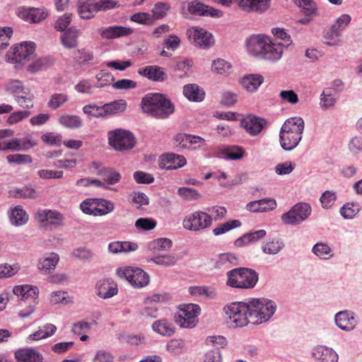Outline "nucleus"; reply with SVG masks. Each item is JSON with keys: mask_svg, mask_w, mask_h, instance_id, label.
Instances as JSON below:
<instances>
[{"mask_svg": "<svg viewBox=\"0 0 362 362\" xmlns=\"http://www.w3.org/2000/svg\"><path fill=\"white\" fill-rule=\"evenodd\" d=\"M58 262V255L52 252L40 260L38 263V268L40 270L47 272L51 269H54Z\"/></svg>", "mask_w": 362, "mask_h": 362, "instance_id": "79ce46f5", "label": "nucleus"}, {"mask_svg": "<svg viewBox=\"0 0 362 362\" xmlns=\"http://www.w3.org/2000/svg\"><path fill=\"white\" fill-rule=\"evenodd\" d=\"M170 6L168 3L158 2L152 8L153 17L156 19H160L165 16Z\"/></svg>", "mask_w": 362, "mask_h": 362, "instance_id": "4d7b16f0", "label": "nucleus"}, {"mask_svg": "<svg viewBox=\"0 0 362 362\" xmlns=\"http://www.w3.org/2000/svg\"><path fill=\"white\" fill-rule=\"evenodd\" d=\"M99 177L106 183L107 185L118 183L121 178V174L113 168H106L99 173Z\"/></svg>", "mask_w": 362, "mask_h": 362, "instance_id": "58836bf2", "label": "nucleus"}, {"mask_svg": "<svg viewBox=\"0 0 362 362\" xmlns=\"http://www.w3.org/2000/svg\"><path fill=\"white\" fill-rule=\"evenodd\" d=\"M34 98V94L28 87H25L23 91L14 97V100L18 105L25 109H30L33 107Z\"/></svg>", "mask_w": 362, "mask_h": 362, "instance_id": "473e14b6", "label": "nucleus"}, {"mask_svg": "<svg viewBox=\"0 0 362 362\" xmlns=\"http://www.w3.org/2000/svg\"><path fill=\"white\" fill-rule=\"evenodd\" d=\"M252 324L259 325L268 321L276 311L275 303L266 298L252 299L249 301Z\"/></svg>", "mask_w": 362, "mask_h": 362, "instance_id": "39448f33", "label": "nucleus"}, {"mask_svg": "<svg viewBox=\"0 0 362 362\" xmlns=\"http://www.w3.org/2000/svg\"><path fill=\"white\" fill-rule=\"evenodd\" d=\"M241 226V222L238 220H230L222 224H220L217 227L213 229V233L214 235H221L224 234L230 230L238 228Z\"/></svg>", "mask_w": 362, "mask_h": 362, "instance_id": "09e8293b", "label": "nucleus"}, {"mask_svg": "<svg viewBox=\"0 0 362 362\" xmlns=\"http://www.w3.org/2000/svg\"><path fill=\"white\" fill-rule=\"evenodd\" d=\"M336 325L342 330L351 331L357 325V320L353 313L348 310L340 311L335 315Z\"/></svg>", "mask_w": 362, "mask_h": 362, "instance_id": "412c9836", "label": "nucleus"}, {"mask_svg": "<svg viewBox=\"0 0 362 362\" xmlns=\"http://www.w3.org/2000/svg\"><path fill=\"white\" fill-rule=\"evenodd\" d=\"M109 144L116 151H125L132 148L136 144L135 138L130 132L117 129L107 134Z\"/></svg>", "mask_w": 362, "mask_h": 362, "instance_id": "1a4fd4ad", "label": "nucleus"}, {"mask_svg": "<svg viewBox=\"0 0 362 362\" xmlns=\"http://www.w3.org/2000/svg\"><path fill=\"white\" fill-rule=\"evenodd\" d=\"M104 105L101 106H98L95 104H90L86 105L83 107V112L89 116L94 117H105V112Z\"/></svg>", "mask_w": 362, "mask_h": 362, "instance_id": "8fccbe9b", "label": "nucleus"}, {"mask_svg": "<svg viewBox=\"0 0 362 362\" xmlns=\"http://www.w3.org/2000/svg\"><path fill=\"white\" fill-rule=\"evenodd\" d=\"M138 74L152 81L163 82L167 78L163 69L156 65H148L138 69Z\"/></svg>", "mask_w": 362, "mask_h": 362, "instance_id": "6ab92c4d", "label": "nucleus"}, {"mask_svg": "<svg viewBox=\"0 0 362 362\" xmlns=\"http://www.w3.org/2000/svg\"><path fill=\"white\" fill-rule=\"evenodd\" d=\"M56 331L57 327L55 325L47 323L43 327H40L35 332L30 334L27 339L30 341H38L54 335Z\"/></svg>", "mask_w": 362, "mask_h": 362, "instance_id": "72a5a7b5", "label": "nucleus"}, {"mask_svg": "<svg viewBox=\"0 0 362 362\" xmlns=\"http://www.w3.org/2000/svg\"><path fill=\"white\" fill-rule=\"evenodd\" d=\"M156 221L152 218H140L135 222V226L144 230H152L156 226Z\"/></svg>", "mask_w": 362, "mask_h": 362, "instance_id": "69168bd1", "label": "nucleus"}, {"mask_svg": "<svg viewBox=\"0 0 362 362\" xmlns=\"http://www.w3.org/2000/svg\"><path fill=\"white\" fill-rule=\"evenodd\" d=\"M190 134L180 133L174 137V144L182 149H189Z\"/></svg>", "mask_w": 362, "mask_h": 362, "instance_id": "0e129e2a", "label": "nucleus"}, {"mask_svg": "<svg viewBox=\"0 0 362 362\" xmlns=\"http://www.w3.org/2000/svg\"><path fill=\"white\" fill-rule=\"evenodd\" d=\"M228 324L233 327H243L252 323L249 302H234L223 308Z\"/></svg>", "mask_w": 362, "mask_h": 362, "instance_id": "7ed1b4c3", "label": "nucleus"}, {"mask_svg": "<svg viewBox=\"0 0 362 362\" xmlns=\"http://www.w3.org/2000/svg\"><path fill=\"white\" fill-rule=\"evenodd\" d=\"M72 14L66 13L56 21L54 28L58 31H64L71 22Z\"/></svg>", "mask_w": 362, "mask_h": 362, "instance_id": "680f3d73", "label": "nucleus"}, {"mask_svg": "<svg viewBox=\"0 0 362 362\" xmlns=\"http://www.w3.org/2000/svg\"><path fill=\"white\" fill-rule=\"evenodd\" d=\"M53 62V59L49 57L40 58L28 66V71L32 73L37 72L47 69L52 65Z\"/></svg>", "mask_w": 362, "mask_h": 362, "instance_id": "49530a36", "label": "nucleus"}, {"mask_svg": "<svg viewBox=\"0 0 362 362\" xmlns=\"http://www.w3.org/2000/svg\"><path fill=\"white\" fill-rule=\"evenodd\" d=\"M9 218L11 223L16 226L24 225L28 221V215L20 206L11 209Z\"/></svg>", "mask_w": 362, "mask_h": 362, "instance_id": "e433bc0d", "label": "nucleus"}, {"mask_svg": "<svg viewBox=\"0 0 362 362\" xmlns=\"http://www.w3.org/2000/svg\"><path fill=\"white\" fill-rule=\"evenodd\" d=\"M25 86L19 80H11L5 85V90L13 95V98L18 95Z\"/></svg>", "mask_w": 362, "mask_h": 362, "instance_id": "5fc2aeb1", "label": "nucleus"}, {"mask_svg": "<svg viewBox=\"0 0 362 362\" xmlns=\"http://www.w3.org/2000/svg\"><path fill=\"white\" fill-rule=\"evenodd\" d=\"M80 35L79 30L76 28H70L61 36V42L64 47L67 49L74 48L77 46V39Z\"/></svg>", "mask_w": 362, "mask_h": 362, "instance_id": "c756f323", "label": "nucleus"}, {"mask_svg": "<svg viewBox=\"0 0 362 362\" xmlns=\"http://www.w3.org/2000/svg\"><path fill=\"white\" fill-rule=\"evenodd\" d=\"M184 95L192 101H202L204 98V92L196 84H187L183 88Z\"/></svg>", "mask_w": 362, "mask_h": 362, "instance_id": "f704fd0d", "label": "nucleus"}, {"mask_svg": "<svg viewBox=\"0 0 362 362\" xmlns=\"http://www.w3.org/2000/svg\"><path fill=\"white\" fill-rule=\"evenodd\" d=\"M34 52L33 42H24L13 47L12 51L8 52V56L13 62L23 65L34 57Z\"/></svg>", "mask_w": 362, "mask_h": 362, "instance_id": "f8f14e48", "label": "nucleus"}, {"mask_svg": "<svg viewBox=\"0 0 362 362\" xmlns=\"http://www.w3.org/2000/svg\"><path fill=\"white\" fill-rule=\"evenodd\" d=\"M311 206L306 203H298L291 210L281 216V220L286 225H296L306 220L311 214Z\"/></svg>", "mask_w": 362, "mask_h": 362, "instance_id": "9b49d317", "label": "nucleus"}, {"mask_svg": "<svg viewBox=\"0 0 362 362\" xmlns=\"http://www.w3.org/2000/svg\"><path fill=\"white\" fill-rule=\"evenodd\" d=\"M200 308L197 304H185L181 305L180 310L175 315V322L180 327L191 329L198 322Z\"/></svg>", "mask_w": 362, "mask_h": 362, "instance_id": "6e6552de", "label": "nucleus"}, {"mask_svg": "<svg viewBox=\"0 0 362 362\" xmlns=\"http://www.w3.org/2000/svg\"><path fill=\"white\" fill-rule=\"evenodd\" d=\"M270 38L264 35H255L247 40V49L253 56L262 58Z\"/></svg>", "mask_w": 362, "mask_h": 362, "instance_id": "2eb2a0df", "label": "nucleus"}, {"mask_svg": "<svg viewBox=\"0 0 362 362\" xmlns=\"http://www.w3.org/2000/svg\"><path fill=\"white\" fill-rule=\"evenodd\" d=\"M35 218L37 221L45 226L47 224L58 227L63 224L64 216L60 212L56 210H38L35 213Z\"/></svg>", "mask_w": 362, "mask_h": 362, "instance_id": "ddd939ff", "label": "nucleus"}, {"mask_svg": "<svg viewBox=\"0 0 362 362\" xmlns=\"http://www.w3.org/2000/svg\"><path fill=\"white\" fill-rule=\"evenodd\" d=\"M152 329L154 332L166 337L172 336L175 332L173 325L166 319L155 321L152 324Z\"/></svg>", "mask_w": 362, "mask_h": 362, "instance_id": "2f4dec72", "label": "nucleus"}, {"mask_svg": "<svg viewBox=\"0 0 362 362\" xmlns=\"http://www.w3.org/2000/svg\"><path fill=\"white\" fill-rule=\"evenodd\" d=\"M284 247V243L279 239H270L262 244V250L267 255L278 254Z\"/></svg>", "mask_w": 362, "mask_h": 362, "instance_id": "4c0bfd02", "label": "nucleus"}, {"mask_svg": "<svg viewBox=\"0 0 362 362\" xmlns=\"http://www.w3.org/2000/svg\"><path fill=\"white\" fill-rule=\"evenodd\" d=\"M59 123L67 128L75 129L82 125V120L77 115H64L59 117Z\"/></svg>", "mask_w": 362, "mask_h": 362, "instance_id": "a18cd8bd", "label": "nucleus"}, {"mask_svg": "<svg viewBox=\"0 0 362 362\" xmlns=\"http://www.w3.org/2000/svg\"><path fill=\"white\" fill-rule=\"evenodd\" d=\"M187 163L186 158L181 155L173 153L163 156L160 160L162 167L167 170L178 169Z\"/></svg>", "mask_w": 362, "mask_h": 362, "instance_id": "4be33fe9", "label": "nucleus"}, {"mask_svg": "<svg viewBox=\"0 0 362 362\" xmlns=\"http://www.w3.org/2000/svg\"><path fill=\"white\" fill-rule=\"evenodd\" d=\"M244 153V148L238 146H230L221 150L222 156L230 160H239L243 157Z\"/></svg>", "mask_w": 362, "mask_h": 362, "instance_id": "a19ab883", "label": "nucleus"}, {"mask_svg": "<svg viewBox=\"0 0 362 362\" xmlns=\"http://www.w3.org/2000/svg\"><path fill=\"white\" fill-rule=\"evenodd\" d=\"M13 292L21 300H35L38 297L39 291L37 286L28 284L18 285L14 286Z\"/></svg>", "mask_w": 362, "mask_h": 362, "instance_id": "a878e982", "label": "nucleus"}, {"mask_svg": "<svg viewBox=\"0 0 362 362\" xmlns=\"http://www.w3.org/2000/svg\"><path fill=\"white\" fill-rule=\"evenodd\" d=\"M266 230L261 229L244 234L235 241L236 247H243L251 243H255L263 238L266 235Z\"/></svg>", "mask_w": 362, "mask_h": 362, "instance_id": "7c9ffc66", "label": "nucleus"}, {"mask_svg": "<svg viewBox=\"0 0 362 362\" xmlns=\"http://www.w3.org/2000/svg\"><path fill=\"white\" fill-rule=\"evenodd\" d=\"M337 199V196L335 192L332 191H325L322 193L320 197V201L322 204V206L324 209H330L334 204Z\"/></svg>", "mask_w": 362, "mask_h": 362, "instance_id": "6e6d98bb", "label": "nucleus"}, {"mask_svg": "<svg viewBox=\"0 0 362 362\" xmlns=\"http://www.w3.org/2000/svg\"><path fill=\"white\" fill-rule=\"evenodd\" d=\"M72 255L74 257L83 261H90L93 257V252L84 247L76 248L74 250Z\"/></svg>", "mask_w": 362, "mask_h": 362, "instance_id": "052dcab7", "label": "nucleus"}, {"mask_svg": "<svg viewBox=\"0 0 362 362\" xmlns=\"http://www.w3.org/2000/svg\"><path fill=\"white\" fill-rule=\"evenodd\" d=\"M78 13L83 19H90L98 12L95 3H81L78 8Z\"/></svg>", "mask_w": 362, "mask_h": 362, "instance_id": "c03bdc74", "label": "nucleus"}, {"mask_svg": "<svg viewBox=\"0 0 362 362\" xmlns=\"http://www.w3.org/2000/svg\"><path fill=\"white\" fill-rule=\"evenodd\" d=\"M283 54V47L281 42L275 43L270 40V42L267 43L264 52L262 59L276 62L279 60Z\"/></svg>", "mask_w": 362, "mask_h": 362, "instance_id": "bb28decb", "label": "nucleus"}, {"mask_svg": "<svg viewBox=\"0 0 362 362\" xmlns=\"http://www.w3.org/2000/svg\"><path fill=\"white\" fill-rule=\"evenodd\" d=\"M48 13L44 8H23L18 12V16L25 21L37 23L45 20Z\"/></svg>", "mask_w": 362, "mask_h": 362, "instance_id": "aec40b11", "label": "nucleus"}, {"mask_svg": "<svg viewBox=\"0 0 362 362\" xmlns=\"http://www.w3.org/2000/svg\"><path fill=\"white\" fill-rule=\"evenodd\" d=\"M189 39L193 40L196 46L202 48H208L214 43V39L211 33L203 28H191L188 32Z\"/></svg>", "mask_w": 362, "mask_h": 362, "instance_id": "4468645a", "label": "nucleus"}, {"mask_svg": "<svg viewBox=\"0 0 362 362\" xmlns=\"http://www.w3.org/2000/svg\"><path fill=\"white\" fill-rule=\"evenodd\" d=\"M359 211V204L347 203L341 208L340 213L345 218H352L358 213Z\"/></svg>", "mask_w": 362, "mask_h": 362, "instance_id": "3c124183", "label": "nucleus"}, {"mask_svg": "<svg viewBox=\"0 0 362 362\" xmlns=\"http://www.w3.org/2000/svg\"><path fill=\"white\" fill-rule=\"evenodd\" d=\"M105 116H109L124 112L127 103L124 100H117L104 105Z\"/></svg>", "mask_w": 362, "mask_h": 362, "instance_id": "37998d69", "label": "nucleus"}, {"mask_svg": "<svg viewBox=\"0 0 362 362\" xmlns=\"http://www.w3.org/2000/svg\"><path fill=\"white\" fill-rule=\"evenodd\" d=\"M213 224V216L203 211H195L186 215L182 221L185 230L192 232H201L210 228Z\"/></svg>", "mask_w": 362, "mask_h": 362, "instance_id": "423d86ee", "label": "nucleus"}, {"mask_svg": "<svg viewBox=\"0 0 362 362\" xmlns=\"http://www.w3.org/2000/svg\"><path fill=\"white\" fill-rule=\"evenodd\" d=\"M80 209L86 214L102 216L113 211L115 204L105 199H86L81 203Z\"/></svg>", "mask_w": 362, "mask_h": 362, "instance_id": "0eeeda50", "label": "nucleus"}, {"mask_svg": "<svg viewBox=\"0 0 362 362\" xmlns=\"http://www.w3.org/2000/svg\"><path fill=\"white\" fill-rule=\"evenodd\" d=\"M264 81L260 74H253L244 76L241 80L242 86L249 92H255Z\"/></svg>", "mask_w": 362, "mask_h": 362, "instance_id": "c85d7f7f", "label": "nucleus"}, {"mask_svg": "<svg viewBox=\"0 0 362 362\" xmlns=\"http://www.w3.org/2000/svg\"><path fill=\"white\" fill-rule=\"evenodd\" d=\"M172 245L173 243L171 240L166 238H161L150 242L148 245V248L153 253H160L170 250Z\"/></svg>", "mask_w": 362, "mask_h": 362, "instance_id": "c9c22d12", "label": "nucleus"}, {"mask_svg": "<svg viewBox=\"0 0 362 362\" xmlns=\"http://www.w3.org/2000/svg\"><path fill=\"white\" fill-rule=\"evenodd\" d=\"M271 0H240L238 5L245 12L263 13L270 7Z\"/></svg>", "mask_w": 362, "mask_h": 362, "instance_id": "a211bd4d", "label": "nucleus"}, {"mask_svg": "<svg viewBox=\"0 0 362 362\" xmlns=\"http://www.w3.org/2000/svg\"><path fill=\"white\" fill-rule=\"evenodd\" d=\"M151 261L158 265L169 267L176 263L177 258L174 255H158L152 257Z\"/></svg>", "mask_w": 362, "mask_h": 362, "instance_id": "864d4df0", "label": "nucleus"}, {"mask_svg": "<svg viewBox=\"0 0 362 362\" xmlns=\"http://www.w3.org/2000/svg\"><path fill=\"white\" fill-rule=\"evenodd\" d=\"M95 293L101 298L107 299L117 294V284L111 279H103L95 284Z\"/></svg>", "mask_w": 362, "mask_h": 362, "instance_id": "dca6fc26", "label": "nucleus"}, {"mask_svg": "<svg viewBox=\"0 0 362 362\" xmlns=\"http://www.w3.org/2000/svg\"><path fill=\"white\" fill-rule=\"evenodd\" d=\"M304 130V121L300 117H291L286 120L279 133L281 147L286 151L293 149L302 139Z\"/></svg>", "mask_w": 362, "mask_h": 362, "instance_id": "f257e3e1", "label": "nucleus"}, {"mask_svg": "<svg viewBox=\"0 0 362 362\" xmlns=\"http://www.w3.org/2000/svg\"><path fill=\"white\" fill-rule=\"evenodd\" d=\"M98 33L103 39H114L122 36H127L132 33V30L123 26H110L102 28Z\"/></svg>", "mask_w": 362, "mask_h": 362, "instance_id": "5701e85b", "label": "nucleus"}, {"mask_svg": "<svg viewBox=\"0 0 362 362\" xmlns=\"http://www.w3.org/2000/svg\"><path fill=\"white\" fill-rule=\"evenodd\" d=\"M144 112L154 117L165 119L175 111L174 105L160 93L146 94L141 100Z\"/></svg>", "mask_w": 362, "mask_h": 362, "instance_id": "f03ea898", "label": "nucleus"}, {"mask_svg": "<svg viewBox=\"0 0 362 362\" xmlns=\"http://www.w3.org/2000/svg\"><path fill=\"white\" fill-rule=\"evenodd\" d=\"M313 252L319 257L327 259V256L331 252V249L328 245L318 243L314 245Z\"/></svg>", "mask_w": 362, "mask_h": 362, "instance_id": "338daca9", "label": "nucleus"}, {"mask_svg": "<svg viewBox=\"0 0 362 362\" xmlns=\"http://www.w3.org/2000/svg\"><path fill=\"white\" fill-rule=\"evenodd\" d=\"M226 284L237 288H252L258 281V274L253 269L240 267L227 272Z\"/></svg>", "mask_w": 362, "mask_h": 362, "instance_id": "20e7f679", "label": "nucleus"}, {"mask_svg": "<svg viewBox=\"0 0 362 362\" xmlns=\"http://www.w3.org/2000/svg\"><path fill=\"white\" fill-rule=\"evenodd\" d=\"M6 159L9 163H15L18 165L30 163L32 162V158L30 156L23 154L8 155L7 156Z\"/></svg>", "mask_w": 362, "mask_h": 362, "instance_id": "774afa93", "label": "nucleus"}, {"mask_svg": "<svg viewBox=\"0 0 362 362\" xmlns=\"http://www.w3.org/2000/svg\"><path fill=\"white\" fill-rule=\"evenodd\" d=\"M188 11L190 13L198 16H206L214 18L223 16V12L221 11L205 5L197 0L189 3Z\"/></svg>", "mask_w": 362, "mask_h": 362, "instance_id": "f3484780", "label": "nucleus"}, {"mask_svg": "<svg viewBox=\"0 0 362 362\" xmlns=\"http://www.w3.org/2000/svg\"><path fill=\"white\" fill-rule=\"evenodd\" d=\"M264 120L257 117H248L241 121V126L247 133L255 136L261 132Z\"/></svg>", "mask_w": 362, "mask_h": 362, "instance_id": "393cba45", "label": "nucleus"}, {"mask_svg": "<svg viewBox=\"0 0 362 362\" xmlns=\"http://www.w3.org/2000/svg\"><path fill=\"white\" fill-rule=\"evenodd\" d=\"M313 355L316 360L321 362H337L338 355L332 349L325 346H318L314 349Z\"/></svg>", "mask_w": 362, "mask_h": 362, "instance_id": "cd10ccee", "label": "nucleus"}, {"mask_svg": "<svg viewBox=\"0 0 362 362\" xmlns=\"http://www.w3.org/2000/svg\"><path fill=\"white\" fill-rule=\"evenodd\" d=\"M117 274L120 278L127 279L135 288L144 287L149 283L148 275L139 268H120L117 269Z\"/></svg>", "mask_w": 362, "mask_h": 362, "instance_id": "9d476101", "label": "nucleus"}, {"mask_svg": "<svg viewBox=\"0 0 362 362\" xmlns=\"http://www.w3.org/2000/svg\"><path fill=\"white\" fill-rule=\"evenodd\" d=\"M185 341L180 339H173L170 340L167 345L166 349L168 352L173 354H180L185 348Z\"/></svg>", "mask_w": 362, "mask_h": 362, "instance_id": "13d9d810", "label": "nucleus"}, {"mask_svg": "<svg viewBox=\"0 0 362 362\" xmlns=\"http://www.w3.org/2000/svg\"><path fill=\"white\" fill-rule=\"evenodd\" d=\"M230 68V64L221 59L214 61L212 64V70L219 74L228 73Z\"/></svg>", "mask_w": 362, "mask_h": 362, "instance_id": "e2e57ef3", "label": "nucleus"}, {"mask_svg": "<svg viewBox=\"0 0 362 362\" xmlns=\"http://www.w3.org/2000/svg\"><path fill=\"white\" fill-rule=\"evenodd\" d=\"M96 78L98 81L97 87H104L110 84L114 81V76L112 74L105 69L100 71L96 75Z\"/></svg>", "mask_w": 362, "mask_h": 362, "instance_id": "bf43d9fd", "label": "nucleus"}, {"mask_svg": "<svg viewBox=\"0 0 362 362\" xmlns=\"http://www.w3.org/2000/svg\"><path fill=\"white\" fill-rule=\"evenodd\" d=\"M238 264V258L231 253H223L219 255L215 263L217 269H227Z\"/></svg>", "mask_w": 362, "mask_h": 362, "instance_id": "ea45409f", "label": "nucleus"}, {"mask_svg": "<svg viewBox=\"0 0 362 362\" xmlns=\"http://www.w3.org/2000/svg\"><path fill=\"white\" fill-rule=\"evenodd\" d=\"M177 194L187 201L197 200L201 197L197 189L190 187H180L177 190Z\"/></svg>", "mask_w": 362, "mask_h": 362, "instance_id": "603ef678", "label": "nucleus"}, {"mask_svg": "<svg viewBox=\"0 0 362 362\" xmlns=\"http://www.w3.org/2000/svg\"><path fill=\"white\" fill-rule=\"evenodd\" d=\"M18 362H42V354L32 348L18 349L15 354Z\"/></svg>", "mask_w": 362, "mask_h": 362, "instance_id": "b1692460", "label": "nucleus"}, {"mask_svg": "<svg viewBox=\"0 0 362 362\" xmlns=\"http://www.w3.org/2000/svg\"><path fill=\"white\" fill-rule=\"evenodd\" d=\"M69 100V96L65 93H54L50 96L47 103V107L55 110Z\"/></svg>", "mask_w": 362, "mask_h": 362, "instance_id": "de8ad7c7", "label": "nucleus"}]
</instances>
